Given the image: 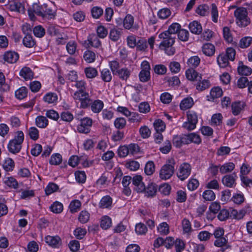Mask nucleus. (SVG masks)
<instances>
[{"instance_id": "f257e3e1", "label": "nucleus", "mask_w": 252, "mask_h": 252, "mask_svg": "<svg viewBox=\"0 0 252 252\" xmlns=\"http://www.w3.org/2000/svg\"><path fill=\"white\" fill-rule=\"evenodd\" d=\"M51 2L48 3H44L42 5H39L37 4H33V11L38 16L42 17H47L53 18L55 16L56 13L54 8H53Z\"/></svg>"}, {"instance_id": "f03ea898", "label": "nucleus", "mask_w": 252, "mask_h": 252, "mask_svg": "<svg viewBox=\"0 0 252 252\" xmlns=\"http://www.w3.org/2000/svg\"><path fill=\"white\" fill-rule=\"evenodd\" d=\"M24 139L23 132L22 131H18L14 138L11 140L8 144L7 148L9 152L13 154L18 153L22 148V144Z\"/></svg>"}, {"instance_id": "7ed1b4c3", "label": "nucleus", "mask_w": 252, "mask_h": 252, "mask_svg": "<svg viewBox=\"0 0 252 252\" xmlns=\"http://www.w3.org/2000/svg\"><path fill=\"white\" fill-rule=\"evenodd\" d=\"M181 26L177 23H173L171 25L167 31H165L159 34L158 37L160 39H168L169 41L167 44H171L174 43L176 38V34L178 33L181 30Z\"/></svg>"}, {"instance_id": "20e7f679", "label": "nucleus", "mask_w": 252, "mask_h": 252, "mask_svg": "<svg viewBox=\"0 0 252 252\" xmlns=\"http://www.w3.org/2000/svg\"><path fill=\"white\" fill-rule=\"evenodd\" d=\"M175 160L171 158L167 160L166 164L162 166L159 172V177L162 180L170 178L175 171Z\"/></svg>"}, {"instance_id": "39448f33", "label": "nucleus", "mask_w": 252, "mask_h": 252, "mask_svg": "<svg viewBox=\"0 0 252 252\" xmlns=\"http://www.w3.org/2000/svg\"><path fill=\"white\" fill-rule=\"evenodd\" d=\"M247 15V10L244 7H239L234 11V16L236 18L237 23L241 27H246L251 23L250 19Z\"/></svg>"}, {"instance_id": "423d86ee", "label": "nucleus", "mask_w": 252, "mask_h": 252, "mask_svg": "<svg viewBox=\"0 0 252 252\" xmlns=\"http://www.w3.org/2000/svg\"><path fill=\"white\" fill-rule=\"evenodd\" d=\"M73 98L80 102V108L86 109L91 103V99L88 93L85 92L76 91L73 94Z\"/></svg>"}, {"instance_id": "0eeeda50", "label": "nucleus", "mask_w": 252, "mask_h": 252, "mask_svg": "<svg viewBox=\"0 0 252 252\" xmlns=\"http://www.w3.org/2000/svg\"><path fill=\"white\" fill-rule=\"evenodd\" d=\"M80 123L77 126V130L79 133L88 134L91 131V127L93 125V120L91 118L86 117L83 118H80L78 115L76 116Z\"/></svg>"}, {"instance_id": "6e6552de", "label": "nucleus", "mask_w": 252, "mask_h": 252, "mask_svg": "<svg viewBox=\"0 0 252 252\" xmlns=\"http://www.w3.org/2000/svg\"><path fill=\"white\" fill-rule=\"evenodd\" d=\"M191 172L190 165L187 163L182 164L177 172L178 177L182 181L185 180L190 175Z\"/></svg>"}, {"instance_id": "1a4fd4ad", "label": "nucleus", "mask_w": 252, "mask_h": 252, "mask_svg": "<svg viewBox=\"0 0 252 252\" xmlns=\"http://www.w3.org/2000/svg\"><path fill=\"white\" fill-rule=\"evenodd\" d=\"M84 44L85 46L88 48L91 46L98 49L101 46L100 41L97 36L95 34H90L88 36L87 40L85 41Z\"/></svg>"}, {"instance_id": "9d476101", "label": "nucleus", "mask_w": 252, "mask_h": 252, "mask_svg": "<svg viewBox=\"0 0 252 252\" xmlns=\"http://www.w3.org/2000/svg\"><path fill=\"white\" fill-rule=\"evenodd\" d=\"M142 177L140 175L134 176L132 178V184L134 189L138 192H142L145 190V186L142 182Z\"/></svg>"}, {"instance_id": "9b49d317", "label": "nucleus", "mask_w": 252, "mask_h": 252, "mask_svg": "<svg viewBox=\"0 0 252 252\" xmlns=\"http://www.w3.org/2000/svg\"><path fill=\"white\" fill-rule=\"evenodd\" d=\"M237 176L236 174L226 175L222 178V183L226 187L228 188H233L236 185V178Z\"/></svg>"}, {"instance_id": "f8f14e48", "label": "nucleus", "mask_w": 252, "mask_h": 252, "mask_svg": "<svg viewBox=\"0 0 252 252\" xmlns=\"http://www.w3.org/2000/svg\"><path fill=\"white\" fill-rule=\"evenodd\" d=\"M169 41L168 39H162V42L159 44V48L162 49L164 48L165 53L169 56L173 55L174 54L175 50L174 48L172 47V45L174 43L171 44H167V42Z\"/></svg>"}, {"instance_id": "ddd939ff", "label": "nucleus", "mask_w": 252, "mask_h": 252, "mask_svg": "<svg viewBox=\"0 0 252 252\" xmlns=\"http://www.w3.org/2000/svg\"><path fill=\"white\" fill-rule=\"evenodd\" d=\"M186 77L188 79L193 81H200L202 80L201 75H199L193 68L188 69L186 71Z\"/></svg>"}, {"instance_id": "4468645a", "label": "nucleus", "mask_w": 252, "mask_h": 252, "mask_svg": "<svg viewBox=\"0 0 252 252\" xmlns=\"http://www.w3.org/2000/svg\"><path fill=\"white\" fill-rule=\"evenodd\" d=\"M3 56V60L10 63H16L19 59V55L15 52H6Z\"/></svg>"}, {"instance_id": "2eb2a0df", "label": "nucleus", "mask_w": 252, "mask_h": 252, "mask_svg": "<svg viewBox=\"0 0 252 252\" xmlns=\"http://www.w3.org/2000/svg\"><path fill=\"white\" fill-rule=\"evenodd\" d=\"M158 186L154 183H150L147 187H145V190L143 192H145V195L147 197H154L156 195L157 192Z\"/></svg>"}, {"instance_id": "dca6fc26", "label": "nucleus", "mask_w": 252, "mask_h": 252, "mask_svg": "<svg viewBox=\"0 0 252 252\" xmlns=\"http://www.w3.org/2000/svg\"><path fill=\"white\" fill-rule=\"evenodd\" d=\"M46 242L50 246L54 248L58 247L61 244V239L58 236H47L45 237Z\"/></svg>"}, {"instance_id": "f3484780", "label": "nucleus", "mask_w": 252, "mask_h": 252, "mask_svg": "<svg viewBox=\"0 0 252 252\" xmlns=\"http://www.w3.org/2000/svg\"><path fill=\"white\" fill-rule=\"evenodd\" d=\"M186 134L176 135L173 137V144L176 147L180 148L183 144H187Z\"/></svg>"}, {"instance_id": "a211bd4d", "label": "nucleus", "mask_w": 252, "mask_h": 252, "mask_svg": "<svg viewBox=\"0 0 252 252\" xmlns=\"http://www.w3.org/2000/svg\"><path fill=\"white\" fill-rule=\"evenodd\" d=\"M91 110L94 113H99L103 109L104 103L100 100H95L94 101L91 99V103L90 105Z\"/></svg>"}, {"instance_id": "6ab92c4d", "label": "nucleus", "mask_w": 252, "mask_h": 252, "mask_svg": "<svg viewBox=\"0 0 252 252\" xmlns=\"http://www.w3.org/2000/svg\"><path fill=\"white\" fill-rule=\"evenodd\" d=\"M222 91L219 87L212 88L210 91V96H207L209 101H214L216 98L220 97L222 95Z\"/></svg>"}, {"instance_id": "aec40b11", "label": "nucleus", "mask_w": 252, "mask_h": 252, "mask_svg": "<svg viewBox=\"0 0 252 252\" xmlns=\"http://www.w3.org/2000/svg\"><path fill=\"white\" fill-rule=\"evenodd\" d=\"M245 106V103L243 102L236 101L232 103L231 108L233 114L235 116L239 115Z\"/></svg>"}, {"instance_id": "412c9836", "label": "nucleus", "mask_w": 252, "mask_h": 252, "mask_svg": "<svg viewBox=\"0 0 252 252\" xmlns=\"http://www.w3.org/2000/svg\"><path fill=\"white\" fill-rule=\"evenodd\" d=\"M190 31L194 34H199L202 31L201 24L197 21H194L191 22L189 26Z\"/></svg>"}, {"instance_id": "4be33fe9", "label": "nucleus", "mask_w": 252, "mask_h": 252, "mask_svg": "<svg viewBox=\"0 0 252 252\" xmlns=\"http://www.w3.org/2000/svg\"><path fill=\"white\" fill-rule=\"evenodd\" d=\"M202 52L206 56H212L215 52V46L211 43L205 44L202 47Z\"/></svg>"}, {"instance_id": "5701e85b", "label": "nucleus", "mask_w": 252, "mask_h": 252, "mask_svg": "<svg viewBox=\"0 0 252 252\" xmlns=\"http://www.w3.org/2000/svg\"><path fill=\"white\" fill-rule=\"evenodd\" d=\"M235 168V164L232 162L226 163L220 166V172L224 174L231 172Z\"/></svg>"}, {"instance_id": "b1692460", "label": "nucleus", "mask_w": 252, "mask_h": 252, "mask_svg": "<svg viewBox=\"0 0 252 252\" xmlns=\"http://www.w3.org/2000/svg\"><path fill=\"white\" fill-rule=\"evenodd\" d=\"M187 144L190 143H194L197 144H199L201 142V139L199 135L195 133H191L188 134H186Z\"/></svg>"}, {"instance_id": "393cba45", "label": "nucleus", "mask_w": 252, "mask_h": 252, "mask_svg": "<svg viewBox=\"0 0 252 252\" xmlns=\"http://www.w3.org/2000/svg\"><path fill=\"white\" fill-rule=\"evenodd\" d=\"M122 30L120 29L114 28L110 30L109 33V38L113 41H118L121 36Z\"/></svg>"}, {"instance_id": "a878e982", "label": "nucleus", "mask_w": 252, "mask_h": 252, "mask_svg": "<svg viewBox=\"0 0 252 252\" xmlns=\"http://www.w3.org/2000/svg\"><path fill=\"white\" fill-rule=\"evenodd\" d=\"M115 75L118 76L123 80H126L130 75V71L126 67L122 68Z\"/></svg>"}, {"instance_id": "bb28decb", "label": "nucleus", "mask_w": 252, "mask_h": 252, "mask_svg": "<svg viewBox=\"0 0 252 252\" xmlns=\"http://www.w3.org/2000/svg\"><path fill=\"white\" fill-rule=\"evenodd\" d=\"M100 77L102 80L105 82H111L112 78L111 71L108 68H104L101 71Z\"/></svg>"}, {"instance_id": "cd10ccee", "label": "nucleus", "mask_w": 252, "mask_h": 252, "mask_svg": "<svg viewBox=\"0 0 252 252\" xmlns=\"http://www.w3.org/2000/svg\"><path fill=\"white\" fill-rule=\"evenodd\" d=\"M245 215V211L241 210L239 212L235 209H230L229 211V217L237 219L240 220L243 218Z\"/></svg>"}, {"instance_id": "c85d7f7f", "label": "nucleus", "mask_w": 252, "mask_h": 252, "mask_svg": "<svg viewBox=\"0 0 252 252\" xmlns=\"http://www.w3.org/2000/svg\"><path fill=\"white\" fill-rule=\"evenodd\" d=\"M193 104V101L191 97L184 98L181 102L180 106L182 110H187L190 108Z\"/></svg>"}, {"instance_id": "c756f323", "label": "nucleus", "mask_w": 252, "mask_h": 252, "mask_svg": "<svg viewBox=\"0 0 252 252\" xmlns=\"http://www.w3.org/2000/svg\"><path fill=\"white\" fill-rule=\"evenodd\" d=\"M36 126L40 128H45L48 125V121L46 118L43 116H37L35 119Z\"/></svg>"}, {"instance_id": "7c9ffc66", "label": "nucleus", "mask_w": 252, "mask_h": 252, "mask_svg": "<svg viewBox=\"0 0 252 252\" xmlns=\"http://www.w3.org/2000/svg\"><path fill=\"white\" fill-rule=\"evenodd\" d=\"M20 75L25 80L31 79L33 78V73L31 69L27 67H23L20 72Z\"/></svg>"}, {"instance_id": "2f4dec72", "label": "nucleus", "mask_w": 252, "mask_h": 252, "mask_svg": "<svg viewBox=\"0 0 252 252\" xmlns=\"http://www.w3.org/2000/svg\"><path fill=\"white\" fill-rule=\"evenodd\" d=\"M197 83L195 85L196 89L199 91H202L210 87V82L208 80H201L200 81H196Z\"/></svg>"}, {"instance_id": "473e14b6", "label": "nucleus", "mask_w": 252, "mask_h": 252, "mask_svg": "<svg viewBox=\"0 0 252 252\" xmlns=\"http://www.w3.org/2000/svg\"><path fill=\"white\" fill-rule=\"evenodd\" d=\"M112 202V200L110 196H105L101 199L99 207L101 208H107L111 205Z\"/></svg>"}, {"instance_id": "72a5a7b5", "label": "nucleus", "mask_w": 252, "mask_h": 252, "mask_svg": "<svg viewBox=\"0 0 252 252\" xmlns=\"http://www.w3.org/2000/svg\"><path fill=\"white\" fill-rule=\"evenodd\" d=\"M23 43L26 47L32 48L35 45V42L31 35H25L23 39Z\"/></svg>"}, {"instance_id": "f704fd0d", "label": "nucleus", "mask_w": 252, "mask_h": 252, "mask_svg": "<svg viewBox=\"0 0 252 252\" xmlns=\"http://www.w3.org/2000/svg\"><path fill=\"white\" fill-rule=\"evenodd\" d=\"M229 59L224 54L220 55L217 58V62L220 67H225L228 65Z\"/></svg>"}, {"instance_id": "c9c22d12", "label": "nucleus", "mask_w": 252, "mask_h": 252, "mask_svg": "<svg viewBox=\"0 0 252 252\" xmlns=\"http://www.w3.org/2000/svg\"><path fill=\"white\" fill-rule=\"evenodd\" d=\"M4 183L9 187L17 189L18 187V183L16 180L12 177H5Z\"/></svg>"}, {"instance_id": "e433bc0d", "label": "nucleus", "mask_w": 252, "mask_h": 252, "mask_svg": "<svg viewBox=\"0 0 252 252\" xmlns=\"http://www.w3.org/2000/svg\"><path fill=\"white\" fill-rule=\"evenodd\" d=\"M134 19L131 15H127L123 20L124 27L126 29H130L133 25Z\"/></svg>"}, {"instance_id": "4c0bfd02", "label": "nucleus", "mask_w": 252, "mask_h": 252, "mask_svg": "<svg viewBox=\"0 0 252 252\" xmlns=\"http://www.w3.org/2000/svg\"><path fill=\"white\" fill-rule=\"evenodd\" d=\"M2 166L5 171H12L15 166L14 162L11 158H7L5 160Z\"/></svg>"}, {"instance_id": "58836bf2", "label": "nucleus", "mask_w": 252, "mask_h": 252, "mask_svg": "<svg viewBox=\"0 0 252 252\" xmlns=\"http://www.w3.org/2000/svg\"><path fill=\"white\" fill-rule=\"evenodd\" d=\"M44 100L48 103H53L58 100V96L55 93H49L43 98Z\"/></svg>"}, {"instance_id": "ea45409f", "label": "nucleus", "mask_w": 252, "mask_h": 252, "mask_svg": "<svg viewBox=\"0 0 252 252\" xmlns=\"http://www.w3.org/2000/svg\"><path fill=\"white\" fill-rule=\"evenodd\" d=\"M155 170V164L152 161H149L145 165L144 171L147 175H151Z\"/></svg>"}, {"instance_id": "a19ab883", "label": "nucleus", "mask_w": 252, "mask_h": 252, "mask_svg": "<svg viewBox=\"0 0 252 252\" xmlns=\"http://www.w3.org/2000/svg\"><path fill=\"white\" fill-rule=\"evenodd\" d=\"M9 8L12 11H15L18 12H24V7L19 2H13L9 4Z\"/></svg>"}, {"instance_id": "79ce46f5", "label": "nucleus", "mask_w": 252, "mask_h": 252, "mask_svg": "<svg viewBox=\"0 0 252 252\" xmlns=\"http://www.w3.org/2000/svg\"><path fill=\"white\" fill-rule=\"evenodd\" d=\"M200 63V59L198 56L190 57L188 61V64L191 68L196 67Z\"/></svg>"}, {"instance_id": "37998d69", "label": "nucleus", "mask_w": 252, "mask_h": 252, "mask_svg": "<svg viewBox=\"0 0 252 252\" xmlns=\"http://www.w3.org/2000/svg\"><path fill=\"white\" fill-rule=\"evenodd\" d=\"M84 58L87 63H91L94 61L95 54L90 50H87L84 53Z\"/></svg>"}, {"instance_id": "c03bdc74", "label": "nucleus", "mask_w": 252, "mask_h": 252, "mask_svg": "<svg viewBox=\"0 0 252 252\" xmlns=\"http://www.w3.org/2000/svg\"><path fill=\"white\" fill-rule=\"evenodd\" d=\"M238 71L240 75L248 76L251 74L252 69L251 68L246 65H242L238 67Z\"/></svg>"}, {"instance_id": "a18cd8bd", "label": "nucleus", "mask_w": 252, "mask_h": 252, "mask_svg": "<svg viewBox=\"0 0 252 252\" xmlns=\"http://www.w3.org/2000/svg\"><path fill=\"white\" fill-rule=\"evenodd\" d=\"M85 73L87 78H93L96 77L97 74V71L95 68L89 67L85 69Z\"/></svg>"}, {"instance_id": "49530a36", "label": "nucleus", "mask_w": 252, "mask_h": 252, "mask_svg": "<svg viewBox=\"0 0 252 252\" xmlns=\"http://www.w3.org/2000/svg\"><path fill=\"white\" fill-rule=\"evenodd\" d=\"M209 7L207 5H200L196 9V12L201 16H205L209 13Z\"/></svg>"}, {"instance_id": "de8ad7c7", "label": "nucleus", "mask_w": 252, "mask_h": 252, "mask_svg": "<svg viewBox=\"0 0 252 252\" xmlns=\"http://www.w3.org/2000/svg\"><path fill=\"white\" fill-rule=\"evenodd\" d=\"M158 230L161 234L167 235L169 232V225L165 222H162L158 227Z\"/></svg>"}, {"instance_id": "09e8293b", "label": "nucleus", "mask_w": 252, "mask_h": 252, "mask_svg": "<svg viewBox=\"0 0 252 252\" xmlns=\"http://www.w3.org/2000/svg\"><path fill=\"white\" fill-rule=\"evenodd\" d=\"M90 219V214L86 211H81L78 216V220L82 223H87Z\"/></svg>"}, {"instance_id": "8fccbe9b", "label": "nucleus", "mask_w": 252, "mask_h": 252, "mask_svg": "<svg viewBox=\"0 0 252 252\" xmlns=\"http://www.w3.org/2000/svg\"><path fill=\"white\" fill-rule=\"evenodd\" d=\"M50 209L54 213H60L63 211V205L61 203L57 201L51 206Z\"/></svg>"}, {"instance_id": "3c124183", "label": "nucleus", "mask_w": 252, "mask_h": 252, "mask_svg": "<svg viewBox=\"0 0 252 252\" xmlns=\"http://www.w3.org/2000/svg\"><path fill=\"white\" fill-rule=\"evenodd\" d=\"M202 196L206 201H211L215 199L216 195L212 190H206L203 193Z\"/></svg>"}, {"instance_id": "603ef678", "label": "nucleus", "mask_w": 252, "mask_h": 252, "mask_svg": "<svg viewBox=\"0 0 252 252\" xmlns=\"http://www.w3.org/2000/svg\"><path fill=\"white\" fill-rule=\"evenodd\" d=\"M111 219L108 216H104L102 218L100 222L101 227L104 229H107L111 226Z\"/></svg>"}, {"instance_id": "864d4df0", "label": "nucleus", "mask_w": 252, "mask_h": 252, "mask_svg": "<svg viewBox=\"0 0 252 252\" xmlns=\"http://www.w3.org/2000/svg\"><path fill=\"white\" fill-rule=\"evenodd\" d=\"M59 189V186L53 183H50L45 189L46 194L48 195L56 191Z\"/></svg>"}, {"instance_id": "5fc2aeb1", "label": "nucleus", "mask_w": 252, "mask_h": 252, "mask_svg": "<svg viewBox=\"0 0 252 252\" xmlns=\"http://www.w3.org/2000/svg\"><path fill=\"white\" fill-rule=\"evenodd\" d=\"M91 13L94 18L97 19L103 14V10L100 7L94 6L92 8Z\"/></svg>"}, {"instance_id": "6e6d98bb", "label": "nucleus", "mask_w": 252, "mask_h": 252, "mask_svg": "<svg viewBox=\"0 0 252 252\" xmlns=\"http://www.w3.org/2000/svg\"><path fill=\"white\" fill-rule=\"evenodd\" d=\"M223 35L224 39L228 43H231L233 41V37L230 33V29L227 27H225L223 29Z\"/></svg>"}, {"instance_id": "4d7b16f0", "label": "nucleus", "mask_w": 252, "mask_h": 252, "mask_svg": "<svg viewBox=\"0 0 252 252\" xmlns=\"http://www.w3.org/2000/svg\"><path fill=\"white\" fill-rule=\"evenodd\" d=\"M34 35L38 37H43L45 33L44 29L41 26H35L33 29Z\"/></svg>"}, {"instance_id": "13d9d810", "label": "nucleus", "mask_w": 252, "mask_h": 252, "mask_svg": "<svg viewBox=\"0 0 252 252\" xmlns=\"http://www.w3.org/2000/svg\"><path fill=\"white\" fill-rule=\"evenodd\" d=\"M62 161V156L59 154L53 155L50 160V163L52 165H59Z\"/></svg>"}, {"instance_id": "bf43d9fd", "label": "nucleus", "mask_w": 252, "mask_h": 252, "mask_svg": "<svg viewBox=\"0 0 252 252\" xmlns=\"http://www.w3.org/2000/svg\"><path fill=\"white\" fill-rule=\"evenodd\" d=\"M154 126L157 132L163 131L165 128V125L164 122L159 119L155 121Z\"/></svg>"}, {"instance_id": "052dcab7", "label": "nucleus", "mask_w": 252, "mask_h": 252, "mask_svg": "<svg viewBox=\"0 0 252 252\" xmlns=\"http://www.w3.org/2000/svg\"><path fill=\"white\" fill-rule=\"evenodd\" d=\"M147 228L143 223H139L135 226V232L138 235H143L146 233Z\"/></svg>"}, {"instance_id": "680f3d73", "label": "nucleus", "mask_w": 252, "mask_h": 252, "mask_svg": "<svg viewBox=\"0 0 252 252\" xmlns=\"http://www.w3.org/2000/svg\"><path fill=\"white\" fill-rule=\"evenodd\" d=\"M27 92L26 88L23 87L15 92V96L17 98L22 99L27 96Z\"/></svg>"}, {"instance_id": "e2e57ef3", "label": "nucleus", "mask_w": 252, "mask_h": 252, "mask_svg": "<svg viewBox=\"0 0 252 252\" xmlns=\"http://www.w3.org/2000/svg\"><path fill=\"white\" fill-rule=\"evenodd\" d=\"M252 41V37H245L242 38L239 43V46L242 48H245L249 47Z\"/></svg>"}, {"instance_id": "0e129e2a", "label": "nucleus", "mask_w": 252, "mask_h": 252, "mask_svg": "<svg viewBox=\"0 0 252 252\" xmlns=\"http://www.w3.org/2000/svg\"><path fill=\"white\" fill-rule=\"evenodd\" d=\"M109 65L113 74L116 73L120 69V63L117 61H112L109 62Z\"/></svg>"}, {"instance_id": "69168bd1", "label": "nucleus", "mask_w": 252, "mask_h": 252, "mask_svg": "<svg viewBox=\"0 0 252 252\" xmlns=\"http://www.w3.org/2000/svg\"><path fill=\"white\" fill-rule=\"evenodd\" d=\"M29 135L32 139L36 140L39 137L38 130L35 127H31L29 129Z\"/></svg>"}, {"instance_id": "338daca9", "label": "nucleus", "mask_w": 252, "mask_h": 252, "mask_svg": "<svg viewBox=\"0 0 252 252\" xmlns=\"http://www.w3.org/2000/svg\"><path fill=\"white\" fill-rule=\"evenodd\" d=\"M136 46L138 50L144 51L147 47L146 40L143 38H138Z\"/></svg>"}, {"instance_id": "774afa93", "label": "nucleus", "mask_w": 252, "mask_h": 252, "mask_svg": "<svg viewBox=\"0 0 252 252\" xmlns=\"http://www.w3.org/2000/svg\"><path fill=\"white\" fill-rule=\"evenodd\" d=\"M178 38L183 41H186L189 39V32L184 29H181L178 33Z\"/></svg>"}]
</instances>
